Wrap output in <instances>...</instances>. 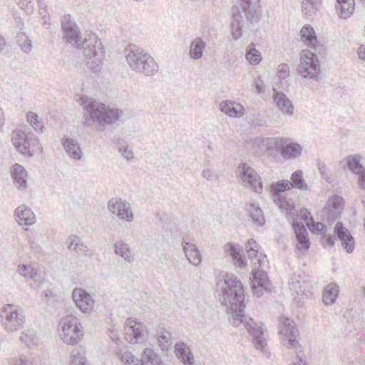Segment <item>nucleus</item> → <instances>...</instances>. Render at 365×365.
Wrapping results in <instances>:
<instances>
[{"instance_id": "nucleus-52", "label": "nucleus", "mask_w": 365, "mask_h": 365, "mask_svg": "<svg viewBox=\"0 0 365 365\" xmlns=\"http://www.w3.org/2000/svg\"><path fill=\"white\" fill-rule=\"evenodd\" d=\"M289 75V68L288 65L282 63L278 66L277 68V76L280 79H285Z\"/></svg>"}, {"instance_id": "nucleus-39", "label": "nucleus", "mask_w": 365, "mask_h": 365, "mask_svg": "<svg viewBox=\"0 0 365 365\" xmlns=\"http://www.w3.org/2000/svg\"><path fill=\"white\" fill-rule=\"evenodd\" d=\"M344 160L346 161L347 168L354 174L358 175L361 174L365 170V168L360 163L359 155H349Z\"/></svg>"}, {"instance_id": "nucleus-54", "label": "nucleus", "mask_w": 365, "mask_h": 365, "mask_svg": "<svg viewBox=\"0 0 365 365\" xmlns=\"http://www.w3.org/2000/svg\"><path fill=\"white\" fill-rule=\"evenodd\" d=\"M277 205H278L280 209L284 210H289L292 207V204L289 200H287L286 197H284V195H282V199L277 200V202H275Z\"/></svg>"}, {"instance_id": "nucleus-20", "label": "nucleus", "mask_w": 365, "mask_h": 365, "mask_svg": "<svg viewBox=\"0 0 365 365\" xmlns=\"http://www.w3.org/2000/svg\"><path fill=\"white\" fill-rule=\"evenodd\" d=\"M334 232L336 237L340 240L341 245L348 253H351L354 250V240L349 231L344 227L342 222H336Z\"/></svg>"}, {"instance_id": "nucleus-41", "label": "nucleus", "mask_w": 365, "mask_h": 365, "mask_svg": "<svg viewBox=\"0 0 365 365\" xmlns=\"http://www.w3.org/2000/svg\"><path fill=\"white\" fill-rule=\"evenodd\" d=\"M247 61L251 65H257L262 61L261 53L256 49L255 43H250L247 48L245 55Z\"/></svg>"}, {"instance_id": "nucleus-30", "label": "nucleus", "mask_w": 365, "mask_h": 365, "mask_svg": "<svg viewBox=\"0 0 365 365\" xmlns=\"http://www.w3.org/2000/svg\"><path fill=\"white\" fill-rule=\"evenodd\" d=\"M176 355L185 365H193L194 357L190 348L183 342L177 343L175 346Z\"/></svg>"}, {"instance_id": "nucleus-34", "label": "nucleus", "mask_w": 365, "mask_h": 365, "mask_svg": "<svg viewBox=\"0 0 365 365\" xmlns=\"http://www.w3.org/2000/svg\"><path fill=\"white\" fill-rule=\"evenodd\" d=\"M113 247L115 254L122 257L125 261L129 263L133 261L128 244L123 240H118L113 244Z\"/></svg>"}, {"instance_id": "nucleus-27", "label": "nucleus", "mask_w": 365, "mask_h": 365, "mask_svg": "<svg viewBox=\"0 0 365 365\" xmlns=\"http://www.w3.org/2000/svg\"><path fill=\"white\" fill-rule=\"evenodd\" d=\"M220 110L232 118H239L244 115V107L235 101H225L220 104Z\"/></svg>"}, {"instance_id": "nucleus-36", "label": "nucleus", "mask_w": 365, "mask_h": 365, "mask_svg": "<svg viewBox=\"0 0 365 365\" xmlns=\"http://www.w3.org/2000/svg\"><path fill=\"white\" fill-rule=\"evenodd\" d=\"M270 188L273 200L274 202H277V200L282 199L283 192L292 188V185L289 180H282L272 183Z\"/></svg>"}, {"instance_id": "nucleus-51", "label": "nucleus", "mask_w": 365, "mask_h": 365, "mask_svg": "<svg viewBox=\"0 0 365 365\" xmlns=\"http://www.w3.org/2000/svg\"><path fill=\"white\" fill-rule=\"evenodd\" d=\"M202 176L207 180L215 181L219 178L217 172L214 169L205 168L202 172Z\"/></svg>"}, {"instance_id": "nucleus-63", "label": "nucleus", "mask_w": 365, "mask_h": 365, "mask_svg": "<svg viewBox=\"0 0 365 365\" xmlns=\"http://www.w3.org/2000/svg\"><path fill=\"white\" fill-rule=\"evenodd\" d=\"M358 56L359 58L365 61V46L361 45L358 48Z\"/></svg>"}, {"instance_id": "nucleus-7", "label": "nucleus", "mask_w": 365, "mask_h": 365, "mask_svg": "<svg viewBox=\"0 0 365 365\" xmlns=\"http://www.w3.org/2000/svg\"><path fill=\"white\" fill-rule=\"evenodd\" d=\"M297 71L303 78L319 81L321 74V64L317 55L309 49L303 50L300 54Z\"/></svg>"}, {"instance_id": "nucleus-57", "label": "nucleus", "mask_w": 365, "mask_h": 365, "mask_svg": "<svg viewBox=\"0 0 365 365\" xmlns=\"http://www.w3.org/2000/svg\"><path fill=\"white\" fill-rule=\"evenodd\" d=\"M299 216L301 219L308 221V220H312V217L311 216L310 212L308 211L307 208H302L301 209Z\"/></svg>"}, {"instance_id": "nucleus-13", "label": "nucleus", "mask_w": 365, "mask_h": 365, "mask_svg": "<svg viewBox=\"0 0 365 365\" xmlns=\"http://www.w3.org/2000/svg\"><path fill=\"white\" fill-rule=\"evenodd\" d=\"M61 28L64 34V39L78 48L81 42V32L76 22L72 19L71 16L68 14L62 17L61 21Z\"/></svg>"}, {"instance_id": "nucleus-25", "label": "nucleus", "mask_w": 365, "mask_h": 365, "mask_svg": "<svg viewBox=\"0 0 365 365\" xmlns=\"http://www.w3.org/2000/svg\"><path fill=\"white\" fill-rule=\"evenodd\" d=\"M11 175L15 186L19 190H24L27 187V173L22 165L14 164L11 168Z\"/></svg>"}, {"instance_id": "nucleus-50", "label": "nucleus", "mask_w": 365, "mask_h": 365, "mask_svg": "<svg viewBox=\"0 0 365 365\" xmlns=\"http://www.w3.org/2000/svg\"><path fill=\"white\" fill-rule=\"evenodd\" d=\"M170 334L168 332L162 333L158 337V341L162 349H168L170 346Z\"/></svg>"}, {"instance_id": "nucleus-59", "label": "nucleus", "mask_w": 365, "mask_h": 365, "mask_svg": "<svg viewBox=\"0 0 365 365\" xmlns=\"http://www.w3.org/2000/svg\"><path fill=\"white\" fill-rule=\"evenodd\" d=\"M323 241L324 245L332 247L334 245L335 237L330 235H325L323 237Z\"/></svg>"}, {"instance_id": "nucleus-26", "label": "nucleus", "mask_w": 365, "mask_h": 365, "mask_svg": "<svg viewBox=\"0 0 365 365\" xmlns=\"http://www.w3.org/2000/svg\"><path fill=\"white\" fill-rule=\"evenodd\" d=\"M182 249L187 259L194 266H199L202 262L200 251L195 244L183 241Z\"/></svg>"}, {"instance_id": "nucleus-37", "label": "nucleus", "mask_w": 365, "mask_h": 365, "mask_svg": "<svg viewBox=\"0 0 365 365\" xmlns=\"http://www.w3.org/2000/svg\"><path fill=\"white\" fill-rule=\"evenodd\" d=\"M206 43L201 38H196L192 40L190 46V56L193 60H198L202 58Z\"/></svg>"}, {"instance_id": "nucleus-23", "label": "nucleus", "mask_w": 365, "mask_h": 365, "mask_svg": "<svg viewBox=\"0 0 365 365\" xmlns=\"http://www.w3.org/2000/svg\"><path fill=\"white\" fill-rule=\"evenodd\" d=\"M14 215L19 225H32L36 222L34 213L29 207L24 205L16 208Z\"/></svg>"}, {"instance_id": "nucleus-17", "label": "nucleus", "mask_w": 365, "mask_h": 365, "mask_svg": "<svg viewBox=\"0 0 365 365\" xmlns=\"http://www.w3.org/2000/svg\"><path fill=\"white\" fill-rule=\"evenodd\" d=\"M145 327L139 322L128 319L125 327V339L130 344H135L144 335Z\"/></svg>"}, {"instance_id": "nucleus-35", "label": "nucleus", "mask_w": 365, "mask_h": 365, "mask_svg": "<svg viewBox=\"0 0 365 365\" xmlns=\"http://www.w3.org/2000/svg\"><path fill=\"white\" fill-rule=\"evenodd\" d=\"M339 294V288L336 283L328 284L323 292V302L326 305H331L335 303Z\"/></svg>"}, {"instance_id": "nucleus-49", "label": "nucleus", "mask_w": 365, "mask_h": 365, "mask_svg": "<svg viewBox=\"0 0 365 365\" xmlns=\"http://www.w3.org/2000/svg\"><path fill=\"white\" fill-rule=\"evenodd\" d=\"M118 149L127 160L131 161L134 158V154L129 145L118 143Z\"/></svg>"}, {"instance_id": "nucleus-38", "label": "nucleus", "mask_w": 365, "mask_h": 365, "mask_svg": "<svg viewBox=\"0 0 365 365\" xmlns=\"http://www.w3.org/2000/svg\"><path fill=\"white\" fill-rule=\"evenodd\" d=\"M247 211L252 222L257 225L262 226L264 224V217L257 203L250 202L248 205Z\"/></svg>"}, {"instance_id": "nucleus-40", "label": "nucleus", "mask_w": 365, "mask_h": 365, "mask_svg": "<svg viewBox=\"0 0 365 365\" xmlns=\"http://www.w3.org/2000/svg\"><path fill=\"white\" fill-rule=\"evenodd\" d=\"M86 351L82 347L75 348L71 354L70 365H88Z\"/></svg>"}, {"instance_id": "nucleus-21", "label": "nucleus", "mask_w": 365, "mask_h": 365, "mask_svg": "<svg viewBox=\"0 0 365 365\" xmlns=\"http://www.w3.org/2000/svg\"><path fill=\"white\" fill-rule=\"evenodd\" d=\"M273 99L277 108L284 114L292 116L294 114V106L292 101L282 92L273 89Z\"/></svg>"}, {"instance_id": "nucleus-28", "label": "nucleus", "mask_w": 365, "mask_h": 365, "mask_svg": "<svg viewBox=\"0 0 365 365\" xmlns=\"http://www.w3.org/2000/svg\"><path fill=\"white\" fill-rule=\"evenodd\" d=\"M289 286L291 290H293L299 295L305 294L309 292L310 284L309 282L300 275L293 276L289 281Z\"/></svg>"}, {"instance_id": "nucleus-9", "label": "nucleus", "mask_w": 365, "mask_h": 365, "mask_svg": "<svg viewBox=\"0 0 365 365\" xmlns=\"http://www.w3.org/2000/svg\"><path fill=\"white\" fill-rule=\"evenodd\" d=\"M279 335L281 344L288 349H299V332L294 322L289 318H282L279 324Z\"/></svg>"}, {"instance_id": "nucleus-18", "label": "nucleus", "mask_w": 365, "mask_h": 365, "mask_svg": "<svg viewBox=\"0 0 365 365\" xmlns=\"http://www.w3.org/2000/svg\"><path fill=\"white\" fill-rule=\"evenodd\" d=\"M344 205V201L341 196L333 195L328 200L323 212L329 220H335L343 210Z\"/></svg>"}, {"instance_id": "nucleus-12", "label": "nucleus", "mask_w": 365, "mask_h": 365, "mask_svg": "<svg viewBox=\"0 0 365 365\" xmlns=\"http://www.w3.org/2000/svg\"><path fill=\"white\" fill-rule=\"evenodd\" d=\"M238 176L247 183L255 192L262 190V182L257 173L248 164L242 163L237 168Z\"/></svg>"}, {"instance_id": "nucleus-5", "label": "nucleus", "mask_w": 365, "mask_h": 365, "mask_svg": "<svg viewBox=\"0 0 365 365\" xmlns=\"http://www.w3.org/2000/svg\"><path fill=\"white\" fill-rule=\"evenodd\" d=\"M258 0H242L240 6L232 9V35L235 40L242 36V29L247 23L257 20L256 8Z\"/></svg>"}, {"instance_id": "nucleus-42", "label": "nucleus", "mask_w": 365, "mask_h": 365, "mask_svg": "<svg viewBox=\"0 0 365 365\" xmlns=\"http://www.w3.org/2000/svg\"><path fill=\"white\" fill-rule=\"evenodd\" d=\"M292 188L296 187L301 190H307L308 186L303 178L302 170H296L291 175Z\"/></svg>"}, {"instance_id": "nucleus-8", "label": "nucleus", "mask_w": 365, "mask_h": 365, "mask_svg": "<svg viewBox=\"0 0 365 365\" xmlns=\"http://www.w3.org/2000/svg\"><path fill=\"white\" fill-rule=\"evenodd\" d=\"M117 356L123 365H164L159 355L152 347L143 349L140 360L135 357L130 352L123 349L117 352Z\"/></svg>"}, {"instance_id": "nucleus-44", "label": "nucleus", "mask_w": 365, "mask_h": 365, "mask_svg": "<svg viewBox=\"0 0 365 365\" xmlns=\"http://www.w3.org/2000/svg\"><path fill=\"white\" fill-rule=\"evenodd\" d=\"M27 121L37 132L43 133L44 126L41 120H39L37 114L29 112L26 115Z\"/></svg>"}, {"instance_id": "nucleus-11", "label": "nucleus", "mask_w": 365, "mask_h": 365, "mask_svg": "<svg viewBox=\"0 0 365 365\" xmlns=\"http://www.w3.org/2000/svg\"><path fill=\"white\" fill-rule=\"evenodd\" d=\"M11 141L16 150L24 155L33 156L34 150L31 146H38V140L36 138H29L26 133L21 130L12 132Z\"/></svg>"}, {"instance_id": "nucleus-46", "label": "nucleus", "mask_w": 365, "mask_h": 365, "mask_svg": "<svg viewBox=\"0 0 365 365\" xmlns=\"http://www.w3.org/2000/svg\"><path fill=\"white\" fill-rule=\"evenodd\" d=\"M21 341L29 347L34 346L36 342V334L35 331L28 330L26 332H23L21 336Z\"/></svg>"}, {"instance_id": "nucleus-53", "label": "nucleus", "mask_w": 365, "mask_h": 365, "mask_svg": "<svg viewBox=\"0 0 365 365\" xmlns=\"http://www.w3.org/2000/svg\"><path fill=\"white\" fill-rule=\"evenodd\" d=\"M76 253L79 255H83L86 257H91L93 253L86 245H85L81 241L76 250Z\"/></svg>"}, {"instance_id": "nucleus-29", "label": "nucleus", "mask_w": 365, "mask_h": 365, "mask_svg": "<svg viewBox=\"0 0 365 365\" xmlns=\"http://www.w3.org/2000/svg\"><path fill=\"white\" fill-rule=\"evenodd\" d=\"M300 36L302 41L309 48L317 50V46L318 44L317 37L316 33L312 26L307 24L304 26L300 31Z\"/></svg>"}, {"instance_id": "nucleus-48", "label": "nucleus", "mask_w": 365, "mask_h": 365, "mask_svg": "<svg viewBox=\"0 0 365 365\" xmlns=\"http://www.w3.org/2000/svg\"><path fill=\"white\" fill-rule=\"evenodd\" d=\"M295 353V359L289 365H308L302 347L293 349Z\"/></svg>"}, {"instance_id": "nucleus-4", "label": "nucleus", "mask_w": 365, "mask_h": 365, "mask_svg": "<svg viewBox=\"0 0 365 365\" xmlns=\"http://www.w3.org/2000/svg\"><path fill=\"white\" fill-rule=\"evenodd\" d=\"M88 67L93 72L101 71L104 58V47L101 39L93 33L86 34L80 42Z\"/></svg>"}, {"instance_id": "nucleus-15", "label": "nucleus", "mask_w": 365, "mask_h": 365, "mask_svg": "<svg viewBox=\"0 0 365 365\" xmlns=\"http://www.w3.org/2000/svg\"><path fill=\"white\" fill-rule=\"evenodd\" d=\"M72 298L76 307L85 314H90L94 307L95 301L85 289L76 288L72 292Z\"/></svg>"}, {"instance_id": "nucleus-24", "label": "nucleus", "mask_w": 365, "mask_h": 365, "mask_svg": "<svg viewBox=\"0 0 365 365\" xmlns=\"http://www.w3.org/2000/svg\"><path fill=\"white\" fill-rule=\"evenodd\" d=\"M63 149L68 156L75 160H81L83 154L79 143L76 140L66 138L62 140Z\"/></svg>"}, {"instance_id": "nucleus-22", "label": "nucleus", "mask_w": 365, "mask_h": 365, "mask_svg": "<svg viewBox=\"0 0 365 365\" xmlns=\"http://www.w3.org/2000/svg\"><path fill=\"white\" fill-rule=\"evenodd\" d=\"M292 226L297 241V248L307 250L310 247V242L305 226L295 221L293 222Z\"/></svg>"}, {"instance_id": "nucleus-62", "label": "nucleus", "mask_w": 365, "mask_h": 365, "mask_svg": "<svg viewBox=\"0 0 365 365\" xmlns=\"http://www.w3.org/2000/svg\"><path fill=\"white\" fill-rule=\"evenodd\" d=\"M37 235H31L29 237V246L34 250H38L39 248L38 244L35 241L37 239Z\"/></svg>"}, {"instance_id": "nucleus-64", "label": "nucleus", "mask_w": 365, "mask_h": 365, "mask_svg": "<svg viewBox=\"0 0 365 365\" xmlns=\"http://www.w3.org/2000/svg\"><path fill=\"white\" fill-rule=\"evenodd\" d=\"M6 47L4 38L0 35V53H2Z\"/></svg>"}, {"instance_id": "nucleus-1", "label": "nucleus", "mask_w": 365, "mask_h": 365, "mask_svg": "<svg viewBox=\"0 0 365 365\" xmlns=\"http://www.w3.org/2000/svg\"><path fill=\"white\" fill-rule=\"evenodd\" d=\"M224 284L222 303L232 312L233 325H243L252 336L255 347L262 353H267V345L264 329L251 317L243 314L245 304L242 284L234 275L228 274L225 276Z\"/></svg>"}, {"instance_id": "nucleus-47", "label": "nucleus", "mask_w": 365, "mask_h": 365, "mask_svg": "<svg viewBox=\"0 0 365 365\" xmlns=\"http://www.w3.org/2000/svg\"><path fill=\"white\" fill-rule=\"evenodd\" d=\"M245 248L250 259H252L255 257H258L259 245L255 240L252 239L249 240L246 244Z\"/></svg>"}, {"instance_id": "nucleus-19", "label": "nucleus", "mask_w": 365, "mask_h": 365, "mask_svg": "<svg viewBox=\"0 0 365 365\" xmlns=\"http://www.w3.org/2000/svg\"><path fill=\"white\" fill-rule=\"evenodd\" d=\"M271 283L266 272L262 270H258L253 273L252 279V288L255 294L260 297L263 291L270 289Z\"/></svg>"}, {"instance_id": "nucleus-16", "label": "nucleus", "mask_w": 365, "mask_h": 365, "mask_svg": "<svg viewBox=\"0 0 365 365\" xmlns=\"http://www.w3.org/2000/svg\"><path fill=\"white\" fill-rule=\"evenodd\" d=\"M267 145H274L277 149L280 150L282 156L286 159L296 158L302 151V146L296 143L283 145L282 139L269 138L267 139Z\"/></svg>"}, {"instance_id": "nucleus-60", "label": "nucleus", "mask_w": 365, "mask_h": 365, "mask_svg": "<svg viewBox=\"0 0 365 365\" xmlns=\"http://www.w3.org/2000/svg\"><path fill=\"white\" fill-rule=\"evenodd\" d=\"M318 169H319L321 175L323 176V178L326 180H328L329 178H328V175L327 173V168L326 165L324 163L319 162L318 163Z\"/></svg>"}, {"instance_id": "nucleus-58", "label": "nucleus", "mask_w": 365, "mask_h": 365, "mask_svg": "<svg viewBox=\"0 0 365 365\" xmlns=\"http://www.w3.org/2000/svg\"><path fill=\"white\" fill-rule=\"evenodd\" d=\"M38 3V7H39V13L42 16L43 19H46V16L47 15L46 11V4L43 1V0H37Z\"/></svg>"}, {"instance_id": "nucleus-3", "label": "nucleus", "mask_w": 365, "mask_h": 365, "mask_svg": "<svg viewBox=\"0 0 365 365\" xmlns=\"http://www.w3.org/2000/svg\"><path fill=\"white\" fill-rule=\"evenodd\" d=\"M125 58L130 68L147 76H153L158 71V65L153 58L135 45L125 49Z\"/></svg>"}, {"instance_id": "nucleus-45", "label": "nucleus", "mask_w": 365, "mask_h": 365, "mask_svg": "<svg viewBox=\"0 0 365 365\" xmlns=\"http://www.w3.org/2000/svg\"><path fill=\"white\" fill-rule=\"evenodd\" d=\"M17 271L21 276L29 279H34L37 275L36 269L29 264L19 265Z\"/></svg>"}, {"instance_id": "nucleus-6", "label": "nucleus", "mask_w": 365, "mask_h": 365, "mask_svg": "<svg viewBox=\"0 0 365 365\" xmlns=\"http://www.w3.org/2000/svg\"><path fill=\"white\" fill-rule=\"evenodd\" d=\"M59 336L67 344H77L83 336V327L78 318L66 315L59 322Z\"/></svg>"}, {"instance_id": "nucleus-43", "label": "nucleus", "mask_w": 365, "mask_h": 365, "mask_svg": "<svg viewBox=\"0 0 365 365\" xmlns=\"http://www.w3.org/2000/svg\"><path fill=\"white\" fill-rule=\"evenodd\" d=\"M16 42L24 52L29 53L31 51V41L29 38L24 32H19L17 34Z\"/></svg>"}, {"instance_id": "nucleus-56", "label": "nucleus", "mask_w": 365, "mask_h": 365, "mask_svg": "<svg viewBox=\"0 0 365 365\" xmlns=\"http://www.w3.org/2000/svg\"><path fill=\"white\" fill-rule=\"evenodd\" d=\"M81 241V240L78 237H76V236L73 237L70 240V242L68 245V249L71 250L76 251L77 250L78 246L79 245Z\"/></svg>"}, {"instance_id": "nucleus-33", "label": "nucleus", "mask_w": 365, "mask_h": 365, "mask_svg": "<svg viewBox=\"0 0 365 365\" xmlns=\"http://www.w3.org/2000/svg\"><path fill=\"white\" fill-rule=\"evenodd\" d=\"M224 248L225 252L232 257L236 266L241 268H243L246 266L245 258L242 257V255L240 254L239 248L237 247L233 243H227Z\"/></svg>"}, {"instance_id": "nucleus-2", "label": "nucleus", "mask_w": 365, "mask_h": 365, "mask_svg": "<svg viewBox=\"0 0 365 365\" xmlns=\"http://www.w3.org/2000/svg\"><path fill=\"white\" fill-rule=\"evenodd\" d=\"M81 106L83 108L85 126L90 127L95 123L101 126L111 125L115 123L123 115L122 110L110 108L105 104L86 96L81 98Z\"/></svg>"}, {"instance_id": "nucleus-14", "label": "nucleus", "mask_w": 365, "mask_h": 365, "mask_svg": "<svg viewBox=\"0 0 365 365\" xmlns=\"http://www.w3.org/2000/svg\"><path fill=\"white\" fill-rule=\"evenodd\" d=\"M108 210L122 221L131 222L134 219L130 204L121 198L110 200L108 204Z\"/></svg>"}, {"instance_id": "nucleus-31", "label": "nucleus", "mask_w": 365, "mask_h": 365, "mask_svg": "<svg viewBox=\"0 0 365 365\" xmlns=\"http://www.w3.org/2000/svg\"><path fill=\"white\" fill-rule=\"evenodd\" d=\"M354 6V0H336L335 8L339 16L346 19L353 14Z\"/></svg>"}, {"instance_id": "nucleus-61", "label": "nucleus", "mask_w": 365, "mask_h": 365, "mask_svg": "<svg viewBox=\"0 0 365 365\" xmlns=\"http://www.w3.org/2000/svg\"><path fill=\"white\" fill-rule=\"evenodd\" d=\"M358 187L365 190V170L361 174H358Z\"/></svg>"}, {"instance_id": "nucleus-32", "label": "nucleus", "mask_w": 365, "mask_h": 365, "mask_svg": "<svg viewBox=\"0 0 365 365\" xmlns=\"http://www.w3.org/2000/svg\"><path fill=\"white\" fill-rule=\"evenodd\" d=\"M321 4L322 0H302V12L306 18H313L319 11Z\"/></svg>"}, {"instance_id": "nucleus-10", "label": "nucleus", "mask_w": 365, "mask_h": 365, "mask_svg": "<svg viewBox=\"0 0 365 365\" xmlns=\"http://www.w3.org/2000/svg\"><path fill=\"white\" fill-rule=\"evenodd\" d=\"M1 324L9 332L16 331L21 329L24 323V317L13 304L4 306L0 313Z\"/></svg>"}, {"instance_id": "nucleus-55", "label": "nucleus", "mask_w": 365, "mask_h": 365, "mask_svg": "<svg viewBox=\"0 0 365 365\" xmlns=\"http://www.w3.org/2000/svg\"><path fill=\"white\" fill-rule=\"evenodd\" d=\"M327 227L323 223L317 222L314 224L312 228V231L314 233L322 234L325 233Z\"/></svg>"}]
</instances>
